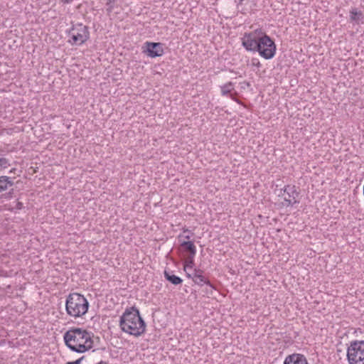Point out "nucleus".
Returning a JSON list of instances; mask_svg holds the SVG:
<instances>
[{"mask_svg":"<svg viewBox=\"0 0 364 364\" xmlns=\"http://www.w3.org/2000/svg\"><path fill=\"white\" fill-rule=\"evenodd\" d=\"M117 0H107V4L108 5H111V4H113L115 1H117Z\"/></svg>","mask_w":364,"mask_h":364,"instance_id":"26","label":"nucleus"},{"mask_svg":"<svg viewBox=\"0 0 364 364\" xmlns=\"http://www.w3.org/2000/svg\"><path fill=\"white\" fill-rule=\"evenodd\" d=\"M262 34V31L260 30H255V31L245 33L242 38V44L244 48L248 51L256 52Z\"/></svg>","mask_w":364,"mask_h":364,"instance_id":"8","label":"nucleus"},{"mask_svg":"<svg viewBox=\"0 0 364 364\" xmlns=\"http://www.w3.org/2000/svg\"><path fill=\"white\" fill-rule=\"evenodd\" d=\"M259 40L256 52H258L259 55L266 60L273 58L277 50L274 42L263 32Z\"/></svg>","mask_w":364,"mask_h":364,"instance_id":"6","label":"nucleus"},{"mask_svg":"<svg viewBox=\"0 0 364 364\" xmlns=\"http://www.w3.org/2000/svg\"><path fill=\"white\" fill-rule=\"evenodd\" d=\"M84 358V357H82L75 361L73 362H68L66 364H80L82 360Z\"/></svg>","mask_w":364,"mask_h":364,"instance_id":"23","label":"nucleus"},{"mask_svg":"<svg viewBox=\"0 0 364 364\" xmlns=\"http://www.w3.org/2000/svg\"><path fill=\"white\" fill-rule=\"evenodd\" d=\"M15 206L14 207V208L16 209V210H21L23 208V204L20 202V201H16L15 202Z\"/></svg>","mask_w":364,"mask_h":364,"instance_id":"22","label":"nucleus"},{"mask_svg":"<svg viewBox=\"0 0 364 364\" xmlns=\"http://www.w3.org/2000/svg\"><path fill=\"white\" fill-rule=\"evenodd\" d=\"M60 2L63 3V4H70L72 3L74 0H60Z\"/></svg>","mask_w":364,"mask_h":364,"instance_id":"25","label":"nucleus"},{"mask_svg":"<svg viewBox=\"0 0 364 364\" xmlns=\"http://www.w3.org/2000/svg\"><path fill=\"white\" fill-rule=\"evenodd\" d=\"M119 326L122 331L139 337L144 333L146 323L137 308L132 306L125 309L119 318Z\"/></svg>","mask_w":364,"mask_h":364,"instance_id":"2","label":"nucleus"},{"mask_svg":"<svg viewBox=\"0 0 364 364\" xmlns=\"http://www.w3.org/2000/svg\"><path fill=\"white\" fill-rule=\"evenodd\" d=\"M193 235L194 233L193 231L183 228L182 229V232L178 235V240L179 243H181L183 241H190V239L193 236Z\"/></svg>","mask_w":364,"mask_h":364,"instance_id":"13","label":"nucleus"},{"mask_svg":"<svg viewBox=\"0 0 364 364\" xmlns=\"http://www.w3.org/2000/svg\"><path fill=\"white\" fill-rule=\"evenodd\" d=\"M233 89V84L231 82H229L220 87L221 94L223 96H226L230 94Z\"/></svg>","mask_w":364,"mask_h":364,"instance_id":"19","label":"nucleus"},{"mask_svg":"<svg viewBox=\"0 0 364 364\" xmlns=\"http://www.w3.org/2000/svg\"><path fill=\"white\" fill-rule=\"evenodd\" d=\"M363 18L361 11H358L356 9H353L350 11V18L351 21L358 23Z\"/></svg>","mask_w":364,"mask_h":364,"instance_id":"18","label":"nucleus"},{"mask_svg":"<svg viewBox=\"0 0 364 364\" xmlns=\"http://www.w3.org/2000/svg\"><path fill=\"white\" fill-rule=\"evenodd\" d=\"M180 246L184 252H189V255H196V247L193 241H183L180 243Z\"/></svg>","mask_w":364,"mask_h":364,"instance_id":"12","label":"nucleus"},{"mask_svg":"<svg viewBox=\"0 0 364 364\" xmlns=\"http://www.w3.org/2000/svg\"><path fill=\"white\" fill-rule=\"evenodd\" d=\"M68 43L71 46H80L90 38L88 28L82 23L73 24L68 31Z\"/></svg>","mask_w":364,"mask_h":364,"instance_id":"4","label":"nucleus"},{"mask_svg":"<svg viewBox=\"0 0 364 364\" xmlns=\"http://www.w3.org/2000/svg\"><path fill=\"white\" fill-rule=\"evenodd\" d=\"M346 353L348 364H364V341H350L348 345Z\"/></svg>","mask_w":364,"mask_h":364,"instance_id":"5","label":"nucleus"},{"mask_svg":"<svg viewBox=\"0 0 364 364\" xmlns=\"http://www.w3.org/2000/svg\"><path fill=\"white\" fill-rule=\"evenodd\" d=\"M9 166L8 159L4 158L1 154H0V171Z\"/></svg>","mask_w":364,"mask_h":364,"instance_id":"20","label":"nucleus"},{"mask_svg":"<svg viewBox=\"0 0 364 364\" xmlns=\"http://www.w3.org/2000/svg\"><path fill=\"white\" fill-rule=\"evenodd\" d=\"M146 50L144 51L148 56L156 58L162 56L164 53L163 45L161 43L146 42Z\"/></svg>","mask_w":364,"mask_h":364,"instance_id":"9","label":"nucleus"},{"mask_svg":"<svg viewBox=\"0 0 364 364\" xmlns=\"http://www.w3.org/2000/svg\"><path fill=\"white\" fill-rule=\"evenodd\" d=\"M92 333L81 328H71L63 335L66 346L73 352L82 353L93 347Z\"/></svg>","mask_w":364,"mask_h":364,"instance_id":"1","label":"nucleus"},{"mask_svg":"<svg viewBox=\"0 0 364 364\" xmlns=\"http://www.w3.org/2000/svg\"><path fill=\"white\" fill-rule=\"evenodd\" d=\"M89 302L81 294L70 293L66 298L65 311L68 316L77 318L84 316L88 311Z\"/></svg>","mask_w":364,"mask_h":364,"instance_id":"3","label":"nucleus"},{"mask_svg":"<svg viewBox=\"0 0 364 364\" xmlns=\"http://www.w3.org/2000/svg\"><path fill=\"white\" fill-rule=\"evenodd\" d=\"M14 184L13 181L8 176H0V192L7 190Z\"/></svg>","mask_w":364,"mask_h":364,"instance_id":"15","label":"nucleus"},{"mask_svg":"<svg viewBox=\"0 0 364 364\" xmlns=\"http://www.w3.org/2000/svg\"><path fill=\"white\" fill-rule=\"evenodd\" d=\"M186 274L188 278L191 279L193 280V272L191 273L190 270H187V272H186Z\"/></svg>","mask_w":364,"mask_h":364,"instance_id":"24","label":"nucleus"},{"mask_svg":"<svg viewBox=\"0 0 364 364\" xmlns=\"http://www.w3.org/2000/svg\"><path fill=\"white\" fill-rule=\"evenodd\" d=\"M165 278L173 284L178 285L182 283L183 280L178 276L174 275L167 271L164 272Z\"/></svg>","mask_w":364,"mask_h":364,"instance_id":"16","label":"nucleus"},{"mask_svg":"<svg viewBox=\"0 0 364 364\" xmlns=\"http://www.w3.org/2000/svg\"><path fill=\"white\" fill-rule=\"evenodd\" d=\"M195 256L196 255H189L185 259L183 264V269L185 272H187V270L191 269L193 270Z\"/></svg>","mask_w":364,"mask_h":364,"instance_id":"17","label":"nucleus"},{"mask_svg":"<svg viewBox=\"0 0 364 364\" xmlns=\"http://www.w3.org/2000/svg\"><path fill=\"white\" fill-rule=\"evenodd\" d=\"M18 267L15 266L13 268L10 269L9 266L5 264V266L2 267L0 270V276L12 277L18 272Z\"/></svg>","mask_w":364,"mask_h":364,"instance_id":"14","label":"nucleus"},{"mask_svg":"<svg viewBox=\"0 0 364 364\" xmlns=\"http://www.w3.org/2000/svg\"><path fill=\"white\" fill-rule=\"evenodd\" d=\"M193 282L196 284L200 286V287L203 286L204 284H206L211 289H215L213 285L209 281V279L203 275V270H202L200 269H197V268L193 269Z\"/></svg>","mask_w":364,"mask_h":364,"instance_id":"10","label":"nucleus"},{"mask_svg":"<svg viewBox=\"0 0 364 364\" xmlns=\"http://www.w3.org/2000/svg\"><path fill=\"white\" fill-rule=\"evenodd\" d=\"M283 364H309L306 358L301 353H293L287 355Z\"/></svg>","mask_w":364,"mask_h":364,"instance_id":"11","label":"nucleus"},{"mask_svg":"<svg viewBox=\"0 0 364 364\" xmlns=\"http://www.w3.org/2000/svg\"><path fill=\"white\" fill-rule=\"evenodd\" d=\"M251 65L252 66L257 67L258 68L261 67V63H260L259 59L256 58H252V60H251Z\"/></svg>","mask_w":364,"mask_h":364,"instance_id":"21","label":"nucleus"},{"mask_svg":"<svg viewBox=\"0 0 364 364\" xmlns=\"http://www.w3.org/2000/svg\"><path fill=\"white\" fill-rule=\"evenodd\" d=\"M7 289H11V286H10V285H8V286H7Z\"/></svg>","mask_w":364,"mask_h":364,"instance_id":"27","label":"nucleus"},{"mask_svg":"<svg viewBox=\"0 0 364 364\" xmlns=\"http://www.w3.org/2000/svg\"><path fill=\"white\" fill-rule=\"evenodd\" d=\"M277 196L283 198L284 206L289 207L299 203L298 200L299 192L294 185L288 184L284 186L283 188L279 190Z\"/></svg>","mask_w":364,"mask_h":364,"instance_id":"7","label":"nucleus"}]
</instances>
